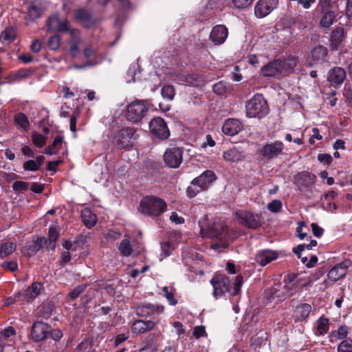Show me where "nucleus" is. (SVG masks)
<instances>
[{
  "instance_id": "1",
  "label": "nucleus",
  "mask_w": 352,
  "mask_h": 352,
  "mask_svg": "<svg viewBox=\"0 0 352 352\" xmlns=\"http://www.w3.org/2000/svg\"><path fill=\"white\" fill-rule=\"evenodd\" d=\"M295 274H288L283 283H274L267 291L266 295L271 300L276 299L282 301L287 298L293 296L297 291L298 281L295 279Z\"/></svg>"
},
{
  "instance_id": "2",
  "label": "nucleus",
  "mask_w": 352,
  "mask_h": 352,
  "mask_svg": "<svg viewBox=\"0 0 352 352\" xmlns=\"http://www.w3.org/2000/svg\"><path fill=\"white\" fill-rule=\"evenodd\" d=\"M167 209V204L162 199L155 196H146L140 203L139 211L145 215L157 217Z\"/></svg>"
},
{
  "instance_id": "3",
  "label": "nucleus",
  "mask_w": 352,
  "mask_h": 352,
  "mask_svg": "<svg viewBox=\"0 0 352 352\" xmlns=\"http://www.w3.org/2000/svg\"><path fill=\"white\" fill-rule=\"evenodd\" d=\"M216 179L217 176L212 170L204 171L191 182L190 186L186 190L188 196L190 198L195 197L199 192L206 189Z\"/></svg>"
},
{
  "instance_id": "4",
  "label": "nucleus",
  "mask_w": 352,
  "mask_h": 352,
  "mask_svg": "<svg viewBox=\"0 0 352 352\" xmlns=\"http://www.w3.org/2000/svg\"><path fill=\"white\" fill-rule=\"evenodd\" d=\"M202 237L223 239L226 236V228L221 223H208V217L204 216L198 222Z\"/></svg>"
},
{
  "instance_id": "5",
  "label": "nucleus",
  "mask_w": 352,
  "mask_h": 352,
  "mask_svg": "<svg viewBox=\"0 0 352 352\" xmlns=\"http://www.w3.org/2000/svg\"><path fill=\"white\" fill-rule=\"evenodd\" d=\"M269 112L266 100L262 95H255L246 104V115L249 118H263Z\"/></svg>"
},
{
  "instance_id": "6",
  "label": "nucleus",
  "mask_w": 352,
  "mask_h": 352,
  "mask_svg": "<svg viewBox=\"0 0 352 352\" xmlns=\"http://www.w3.org/2000/svg\"><path fill=\"white\" fill-rule=\"evenodd\" d=\"M138 135L133 127H124L119 130L113 136V143L119 149L129 148L137 140Z\"/></svg>"
},
{
  "instance_id": "7",
  "label": "nucleus",
  "mask_w": 352,
  "mask_h": 352,
  "mask_svg": "<svg viewBox=\"0 0 352 352\" xmlns=\"http://www.w3.org/2000/svg\"><path fill=\"white\" fill-rule=\"evenodd\" d=\"M148 107L143 101L135 100L128 105L126 118L133 122H140L147 113Z\"/></svg>"
},
{
  "instance_id": "8",
  "label": "nucleus",
  "mask_w": 352,
  "mask_h": 352,
  "mask_svg": "<svg viewBox=\"0 0 352 352\" xmlns=\"http://www.w3.org/2000/svg\"><path fill=\"white\" fill-rule=\"evenodd\" d=\"M236 217L241 225L250 229H256L261 225L260 216L248 210L236 212Z\"/></svg>"
},
{
  "instance_id": "9",
  "label": "nucleus",
  "mask_w": 352,
  "mask_h": 352,
  "mask_svg": "<svg viewBox=\"0 0 352 352\" xmlns=\"http://www.w3.org/2000/svg\"><path fill=\"white\" fill-rule=\"evenodd\" d=\"M210 283L213 286V296L216 298L223 296L230 289V281L224 274H216L210 280Z\"/></svg>"
},
{
  "instance_id": "10",
  "label": "nucleus",
  "mask_w": 352,
  "mask_h": 352,
  "mask_svg": "<svg viewBox=\"0 0 352 352\" xmlns=\"http://www.w3.org/2000/svg\"><path fill=\"white\" fill-rule=\"evenodd\" d=\"M149 128L152 134L159 139L165 140L170 136L166 123L160 117L154 118L150 121Z\"/></svg>"
},
{
  "instance_id": "11",
  "label": "nucleus",
  "mask_w": 352,
  "mask_h": 352,
  "mask_svg": "<svg viewBox=\"0 0 352 352\" xmlns=\"http://www.w3.org/2000/svg\"><path fill=\"white\" fill-rule=\"evenodd\" d=\"M183 149L179 147L167 148L164 154L165 164L170 168H177L182 162Z\"/></svg>"
},
{
  "instance_id": "12",
  "label": "nucleus",
  "mask_w": 352,
  "mask_h": 352,
  "mask_svg": "<svg viewBox=\"0 0 352 352\" xmlns=\"http://www.w3.org/2000/svg\"><path fill=\"white\" fill-rule=\"evenodd\" d=\"M41 289L42 285L40 283H33L25 291L19 292L14 295L15 300L30 302L40 294Z\"/></svg>"
},
{
  "instance_id": "13",
  "label": "nucleus",
  "mask_w": 352,
  "mask_h": 352,
  "mask_svg": "<svg viewBox=\"0 0 352 352\" xmlns=\"http://www.w3.org/2000/svg\"><path fill=\"white\" fill-rule=\"evenodd\" d=\"M278 4V0H259L255 5L254 14L257 18H263L272 12Z\"/></svg>"
},
{
  "instance_id": "14",
  "label": "nucleus",
  "mask_w": 352,
  "mask_h": 352,
  "mask_svg": "<svg viewBox=\"0 0 352 352\" xmlns=\"http://www.w3.org/2000/svg\"><path fill=\"white\" fill-rule=\"evenodd\" d=\"M74 18L76 21L80 22L82 26L86 29L92 28L98 22L91 12L85 8L76 9L74 12Z\"/></svg>"
},
{
  "instance_id": "15",
  "label": "nucleus",
  "mask_w": 352,
  "mask_h": 352,
  "mask_svg": "<svg viewBox=\"0 0 352 352\" xmlns=\"http://www.w3.org/2000/svg\"><path fill=\"white\" fill-rule=\"evenodd\" d=\"M284 148L283 143L280 141H276L272 143L266 144L260 150L259 153L267 159H273L283 153Z\"/></svg>"
},
{
  "instance_id": "16",
  "label": "nucleus",
  "mask_w": 352,
  "mask_h": 352,
  "mask_svg": "<svg viewBox=\"0 0 352 352\" xmlns=\"http://www.w3.org/2000/svg\"><path fill=\"white\" fill-rule=\"evenodd\" d=\"M50 327L43 322L37 321L35 322L32 328L31 337L35 342H39L45 340L49 332Z\"/></svg>"
},
{
  "instance_id": "17",
  "label": "nucleus",
  "mask_w": 352,
  "mask_h": 352,
  "mask_svg": "<svg viewBox=\"0 0 352 352\" xmlns=\"http://www.w3.org/2000/svg\"><path fill=\"white\" fill-rule=\"evenodd\" d=\"M164 307L158 304L142 303L137 307V314L142 317L160 314L164 311Z\"/></svg>"
},
{
  "instance_id": "18",
  "label": "nucleus",
  "mask_w": 352,
  "mask_h": 352,
  "mask_svg": "<svg viewBox=\"0 0 352 352\" xmlns=\"http://www.w3.org/2000/svg\"><path fill=\"white\" fill-rule=\"evenodd\" d=\"M228 35V30L225 25H217L210 32V39L214 45H221L225 42Z\"/></svg>"
},
{
  "instance_id": "19",
  "label": "nucleus",
  "mask_w": 352,
  "mask_h": 352,
  "mask_svg": "<svg viewBox=\"0 0 352 352\" xmlns=\"http://www.w3.org/2000/svg\"><path fill=\"white\" fill-rule=\"evenodd\" d=\"M47 239L45 237H38L35 240H32L29 244L23 247L21 252L27 256H31L38 252L43 245L46 244Z\"/></svg>"
},
{
  "instance_id": "20",
  "label": "nucleus",
  "mask_w": 352,
  "mask_h": 352,
  "mask_svg": "<svg viewBox=\"0 0 352 352\" xmlns=\"http://www.w3.org/2000/svg\"><path fill=\"white\" fill-rule=\"evenodd\" d=\"M349 266V263L348 261L337 264L329 270L327 274L329 279L333 282H336L342 278L346 274Z\"/></svg>"
},
{
  "instance_id": "21",
  "label": "nucleus",
  "mask_w": 352,
  "mask_h": 352,
  "mask_svg": "<svg viewBox=\"0 0 352 352\" xmlns=\"http://www.w3.org/2000/svg\"><path fill=\"white\" fill-rule=\"evenodd\" d=\"M278 256L276 251L271 250H262L257 252L255 256L256 261L261 266H265Z\"/></svg>"
},
{
  "instance_id": "22",
  "label": "nucleus",
  "mask_w": 352,
  "mask_h": 352,
  "mask_svg": "<svg viewBox=\"0 0 352 352\" xmlns=\"http://www.w3.org/2000/svg\"><path fill=\"white\" fill-rule=\"evenodd\" d=\"M346 78L345 70L340 67H335L328 74V81L332 86H338L342 84Z\"/></svg>"
},
{
  "instance_id": "23",
  "label": "nucleus",
  "mask_w": 352,
  "mask_h": 352,
  "mask_svg": "<svg viewBox=\"0 0 352 352\" xmlns=\"http://www.w3.org/2000/svg\"><path fill=\"white\" fill-rule=\"evenodd\" d=\"M175 80L179 85L193 87L196 88H198L203 85L201 84L202 77L196 74L178 76L177 79H175Z\"/></svg>"
},
{
  "instance_id": "24",
  "label": "nucleus",
  "mask_w": 352,
  "mask_h": 352,
  "mask_svg": "<svg viewBox=\"0 0 352 352\" xmlns=\"http://www.w3.org/2000/svg\"><path fill=\"white\" fill-rule=\"evenodd\" d=\"M70 38L69 43V52L73 56H76L79 52V45L81 42V34L78 29L72 28L69 31Z\"/></svg>"
},
{
  "instance_id": "25",
  "label": "nucleus",
  "mask_w": 352,
  "mask_h": 352,
  "mask_svg": "<svg viewBox=\"0 0 352 352\" xmlns=\"http://www.w3.org/2000/svg\"><path fill=\"white\" fill-rule=\"evenodd\" d=\"M155 326V322L152 320H137L133 323L131 331L133 333L142 334L153 330Z\"/></svg>"
},
{
  "instance_id": "26",
  "label": "nucleus",
  "mask_w": 352,
  "mask_h": 352,
  "mask_svg": "<svg viewBox=\"0 0 352 352\" xmlns=\"http://www.w3.org/2000/svg\"><path fill=\"white\" fill-rule=\"evenodd\" d=\"M242 124L237 119H228L222 126V131L225 135L233 136L240 132Z\"/></svg>"
},
{
  "instance_id": "27",
  "label": "nucleus",
  "mask_w": 352,
  "mask_h": 352,
  "mask_svg": "<svg viewBox=\"0 0 352 352\" xmlns=\"http://www.w3.org/2000/svg\"><path fill=\"white\" fill-rule=\"evenodd\" d=\"M261 72L264 76H275L282 74L279 60L274 59L272 61H270L262 67Z\"/></svg>"
},
{
  "instance_id": "28",
  "label": "nucleus",
  "mask_w": 352,
  "mask_h": 352,
  "mask_svg": "<svg viewBox=\"0 0 352 352\" xmlns=\"http://www.w3.org/2000/svg\"><path fill=\"white\" fill-rule=\"evenodd\" d=\"M223 157L227 162L238 163L245 158V154L240 148L233 147L224 151Z\"/></svg>"
},
{
  "instance_id": "29",
  "label": "nucleus",
  "mask_w": 352,
  "mask_h": 352,
  "mask_svg": "<svg viewBox=\"0 0 352 352\" xmlns=\"http://www.w3.org/2000/svg\"><path fill=\"white\" fill-rule=\"evenodd\" d=\"M315 176L308 172L302 171L295 177V184L302 188L312 185L314 182Z\"/></svg>"
},
{
  "instance_id": "30",
  "label": "nucleus",
  "mask_w": 352,
  "mask_h": 352,
  "mask_svg": "<svg viewBox=\"0 0 352 352\" xmlns=\"http://www.w3.org/2000/svg\"><path fill=\"white\" fill-rule=\"evenodd\" d=\"M282 73H290L296 66L298 58L294 55H289L285 59H278Z\"/></svg>"
},
{
  "instance_id": "31",
  "label": "nucleus",
  "mask_w": 352,
  "mask_h": 352,
  "mask_svg": "<svg viewBox=\"0 0 352 352\" xmlns=\"http://www.w3.org/2000/svg\"><path fill=\"white\" fill-rule=\"evenodd\" d=\"M345 37L344 30L341 27L335 28L331 34V41L333 50H338Z\"/></svg>"
},
{
  "instance_id": "32",
  "label": "nucleus",
  "mask_w": 352,
  "mask_h": 352,
  "mask_svg": "<svg viewBox=\"0 0 352 352\" xmlns=\"http://www.w3.org/2000/svg\"><path fill=\"white\" fill-rule=\"evenodd\" d=\"M322 16L321 17L320 23L323 28H329L331 25L336 20V12L329 10H320Z\"/></svg>"
},
{
  "instance_id": "33",
  "label": "nucleus",
  "mask_w": 352,
  "mask_h": 352,
  "mask_svg": "<svg viewBox=\"0 0 352 352\" xmlns=\"http://www.w3.org/2000/svg\"><path fill=\"white\" fill-rule=\"evenodd\" d=\"M81 218L82 222L88 228L94 227L96 223V216L88 208L82 210Z\"/></svg>"
},
{
  "instance_id": "34",
  "label": "nucleus",
  "mask_w": 352,
  "mask_h": 352,
  "mask_svg": "<svg viewBox=\"0 0 352 352\" xmlns=\"http://www.w3.org/2000/svg\"><path fill=\"white\" fill-rule=\"evenodd\" d=\"M42 13V8L40 5H37L34 2H32L28 8L27 12V19L30 21H35L36 19L41 17Z\"/></svg>"
},
{
  "instance_id": "35",
  "label": "nucleus",
  "mask_w": 352,
  "mask_h": 352,
  "mask_svg": "<svg viewBox=\"0 0 352 352\" xmlns=\"http://www.w3.org/2000/svg\"><path fill=\"white\" fill-rule=\"evenodd\" d=\"M327 49L322 45L316 46L311 51V57L314 62L318 63L324 60L327 56Z\"/></svg>"
},
{
  "instance_id": "36",
  "label": "nucleus",
  "mask_w": 352,
  "mask_h": 352,
  "mask_svg": "<svg viewBox=\"0 0 352 352\" xmlns=\"http://www.w3.org/2000/svg\"><path fill=\"white\" fill-rule=\"evenodd\" d=\"M16 249V245L12 242H6L1 245L0 257L4 258L12 254Z\"/></svg>"
},
{
  "instance_id": "37",
  "label": "nucleus",
  "mask_w": 352,
  "mask_h": 352,
  "mask_svg": "<svg viewBox=\"0 0 352 352\" xmlns=\"http://www.w3.org/2000/svg\"><path fill=\"white\" fill-rule=\"evenodd\" d=\"M16 31L14 27H7L1 34V39L11 43L16 38Z\"/></svg>"
},
{
  "instance_id": "38",
  "label": "nucleus",
  "mask_w": 352,
  "mask_h": 352,
  "mask_svg": "<svg viewBox=\"0 0 352 352\" xmlns=\"http://www.w3.org/2000/svg\"><path fill=\"white\" fill-rule=\"evenodd\" d=\"M60 20L58 14L50 16L46 21L47 32H56Z\"/></svg>"
},
{
  "instance_id": "39",
  "label": "nucleus",
  "mask_w": 352,
  "mask_h": 352,
  "mask_svg": "<svg viewBox=\"0 0 352 352\" xmlns=\"http://www.w3.org/2000/svg\"><path fill=\"white\" fill-rule=\"evenodd\" d=\"M120 254L123 256H129L133 252V248L129 239H123L118 248Z\"/></svg>"
},
{
  "instance_id": "40",
  "label": "nucleus",
  "mask_w": 352,
  "mask_h": 352,
  "mask_svg": "<svg viewBox=\"0 0 352 352\" xmlns=\"http://www.w3.org/2000/svg\"><path fill=\"white\" fill-rule=\"evenodd\" d=\"M14 121L21 128L27 130L30 126L28 117L23 113H19L14 116Z\"/></svg>"
},
{
  "instance_id": "41",
  "label": "nucleus",
  "mask_w": 352,
  "mask_h": 352,
  "mask_svg": "<svg viewBox=\"0 0 352 352\" xmlns=\"http://www.w3.org/2000/svg\"><path fill=\"white\" fill-rule=\"evenodd\" d=\"M61 36L55 34L50 36L47 41V46L52 50H56L60 45Z\"/></svg>"
},
{
  "instance_id": "42",
  "label": "nucleus",
  "mask_w": 352,
  "mask_h": 352,
  "mask_svg": "<svg viewBox=\"0 0 352 352\" xmlns=\"http://www.w3.org/2000/svg\"><path fill=\"white\" fill-rule=\"evenodd\" d=\"M329 329V319L324 317H320L318 320L317 331L318 334L323 335Z\"/></svg>"
},
{
  "instance_id": "43",
  "label": "nucleus",
  "mask_w": 352,
  "mask_h": 352,
  "mask_svg": "<svg viewBox=\"0 0 352 352\" xmlns=\"http://www.w3.org/2000/svg\"><path fill=\"white\" fill-rule=\"evenodd\" d=\"M63 142V137L62 136H57L54 140L53 143L51 145H49L45 148V153L49 155H52L56 153L55 151H54V148H56L58 145H60Z\"/></svg>"
},
{
  "instance_id": "44",
  "label": "nucleus",
  "mask_w": 352,
  "mask_h": 352,
  "mask_svg": "<svg viewBox=\"0 0 352 352\" xmlns=\"http://www.w3.org/2000/svg\"><path fill=\"white\" fill-rule=\"evenodd\" d=\"M338 352H352V340H342L338 346Z\"/></svg>"
},
{
  "instance_id": "45",
  "label": "nucleus",
  "mask_w": 352,
  "mask_h": 352,
  "mask_svg": "<svg viewBox=\"0 0 352 352\" xmlns=\"http://www.w3.org/2000/svg\"><path fill=\"white\" fill-rule=\"evenodd\" d=\"M32 138L33 143L38 147H42L46 143L47 138L37 132L33 133Z\"/></svg>"
},
{
  "instance_id": "46",
  "label": "nucleus",
  "mask_w": 352,
  "mask_h": 352,
  "mask_svg": "<svg viewBox=\"0 0 352 352\" xmlns=\"http://www.w3.org/2000/svg\"><path fill=\"white\" fill-rule=\"evenodd\" d=\"M86 288V284L78 285L74 289L68 294V296L72 300L76 299L85 290Z\"/></svg>"
},
{
  "instance_id": "47",
  "label": "nucleus",
  "mask_w": 352,
  "mask_h": 352,
  "mask_svg": "<svg viewBox=\"0 0 352 352\" xmlns=\"http://www.w3.org/2000/svg\"><path fill=\"white\" fill-rule=\"evenodd\" d=\"M347 335L348 329L345 325L340 326L336 332L332 333V336H334L337 340L344 339Z\"/></svg>"
},
{
  "instance_id": "48",
  "label": "nucleus",
  "mask_w": 352,
  "mask_h": 352,
  "mask_svg": "<svg viewBox=\"0 0 352 352\" xmlns=\"http://www.w3.org/2000/svg\"><path fill=\"white\" fill-rule=\"evenodd\" d=\"M173 248H171V245L169 242H163L161 243V250L162 254L160 255L161 260L168 256L171 254Z\"/></svg>"
},
{
  "instance_id": "49",
  "label": "nucleus",
  "mask_w": 352,
  "mask_h": 352,
  "mask_svg": "<svg viewBox=\"0 0 352 352\" xmlns=\"http://www.w3.org/2000/svg\"><path fill=\"white\" fill-rule=\"evenodd\" d=\"M336 0H319L318 8L320 10H325L331 9Z\"/></svg>"
},
{
  "instance_id": "50",
  "label": "nucleus",
  "mask_w": 352,
  "mask_h": 352,
  "mask_svg": "<svg viewBox=\"0 0 352 352\" xmlns=\"http://www.w3.org/2000/svg\"><path fill=\"white\" fill-rule=\"evenodd\" d=\"M29 183L23 181H16L13 183L12 188L15 191L21 192L28 189Z\"/></svg>"
},
{
  "instance_id": "51",
  "label": "nucleus",
  "mask_w": 352,
  "mask_h": 352,
  "mask_svg": "<svg viewBox=\"0 0 352 352\" xmlns=\"http://www.w3.org/2000/svg\"><path fill=\"white\" fill-rule=\"evenodd\" d=\"M16 334V331L14 327H8L7 328L1 330L0 331V336L1 337L2 340H6L7 338H9L12 336H14Z\"/></svg>"
},
{
  "instance_id": "52",
  "label": "nucleus",
  "mask_w": 352,
  "mask_h": 352,
  "mask_svg": "<svg viewBox=\"0 0 352 352\" xmlns=\"http://www.w3.org/2000/svg\"><path fill=\"white\" fill-rule=\"evenodd\" d=\"M254 0H232L235 8L238 9H244L253 3Z\"/></svg>"
},
{
  "instance_id": "53",
  "label": "nucleus",
  "mask_w": 352,
  "mask_h": 352,
  "mask_svg": "<svg viewBox=\"0 0 352 352\" xmlns=\"http://www.w3.org/2000/svg\"><path fill=\"white\" fill-rule=\"evenodd\" d=\"M282 203L280 200L278 199L273 200L267 205L268 210L272 212H278L280 211Z\"/></svg>"
},
{
  "instance_id": "54",
  "label": "nucleus",
  "mask_w": 352,
  "mask_h": 352,
  "mask_svg": "<svg viewBox=\"0 0 352 352\" xmlns=\"http://www.w3.org/2000/svg\"><path fill=\"white\" fill-rule=\"evenodd\" d=\"M69 26V22L67 19L60 20L58 28L56 32H69V31L72 29Z\"/></svg>"
},
{
  "instance_id": "55",
  "label": "nucleus",
  "mask_w": 352,
  "mask_h": 352,
  "mask_svg": "<svg viewBox=\"0 0 352 352\" xmlns=\"http://www.w3.org/2000/svg\"><path fill=\"white\" fill-rule=\"evenodd\" d=\"M162 292L164 294V296H166V299L168 300L169 304L170 305H175L177 303V300L174 297V294L172 292H170L168 291V288L167 287H164L162 288Z\"/></svg>"
},
{
  "instance_id": "56",
  "label": "nucleus",
  "mask_w": 352,
  "mask_h": 352,
  "mask_svg": "<svg viewBox=\"0 0 352 352\" xmlns=\"http://www.w3.org/2000/svg\"><path fill=\"white\" fill-rule=\"evenodd\" d=\"M311 311V307L309 304H306V303L302 304L299 307V313H300V316L302 318H307Z\"/></svg>"
},
{
  "instance_id": "57",
  "label": "nucleus",
  "mask_w": 352,
  "mask_h": 352,
  "mask_svg": "<svg viewBox=\"0 0 352 352\" xmlns=\"http://www.w3.org/2000/svg\"><path fill=\"white\" fill-rule=\"evenodd\" d=\"M23 168L25 170L36 171L39 169L35 160H30L23 164Z\"/></svg>"
},
{
  "instance_id": "58",
  "label": "nucleus",
  "mask_w": 352,
  "mask_h": 352,
  "mask_svg": "<svg viewBox=\"0 0 352 352\" xmlns=\"http://www.w3.org/2000/svg\"><path fill=\"white\" fill-rule=\"evenodd\" d=\"M1 267L7 270L15 272L18 269V264L16 261H5L2 263Z\"/></svg>"
},
{
  "instance_id": "59",
  "label": "nucleus",
  "mask_w": 352,
  "mask_h": 352,
  "mask_svg": "<svg viewBox=\"0 0 352 352\" xmlns=\"http://www.w3.org/2000/svg\"><path fill=\"white\" fill-rule=\"evenodd\" d=\"M242 283H243L242 276H236L234 290H233V292L232 293V296H236L239 293Z\"/></svg>"
},
{
  "instance_id": "60",
  "label": "nucleus",
  "mask_w": 352,
  "mask_h": 352,
  "mask_svg": "<svg viewBox=\"0 0 352 352\" xmlns=\"http://www.w3.org/2000/svg\"><path fill=\"white\" fill-rule=\"evenodd\" d=\"M59 231L58 230L53 226H50L49 228V241H56L59 238Z\"/></svg>"
},
{
  "instance_id": "61",
  "label": "nucleus",
  "mask_w": 352,
  "mask_h": 352,
  "mask_svg": "<svg viewBox=\"0 0 352 352\" xmlns=\"http://www.w3.org/2000/svg\"><path fill=\"white\" fill-rule=\"evenodd\" d=\"M318 160L324 164L329 165L331 163L333 158L329 154L320 153L318 155Z\"/></svg>"
},
{
  "instance_id": "62",
  "label": "nucleus",
  "mask_w": 352,
  "mask_h": 352,
  "mask_svg": "<svg viewBox=\"0 0 352 352\" xmlns=\"http://www.w3.org/2000/svg\"><path fill=\"white\" fill-rule=\"evenodd\" d=\"M193 336L199 339L201 337L205 336L206 335L205 327L204 326H197L194 328Z\"/></svg>"
},
{
  "instance_id": "63",
  "label": "nucleus",
  "mask_w": 352,
  "mask_h": 352,
  "mask_svg": "<svg viewBox=\"0 0 352 352\" xmlns=\"http://www.w3.org/2000/svg\"><path fill=\"white\" fill-rule=\"evenodd\" d=\"M53 311V308L52 305H43L42 309L41 311V316L45 318H48L50 317L52 312Z\"/></svg>"
},
{
  "instance_id": "64",
  "label": "nucleus",
  "mask_w": 352,
  "mask_h": 352,
  "mask_svg": "<svg viewBox=\"0 0 352 352\" xmlns=\"http://www.w3.org/2000/svg\"><path fill=\"white\" fill-rule=\"evenodd\" d=\"M161 94L164 98L172 100L175 96V89H161Z\"/></svg>"
}]
</instances>
